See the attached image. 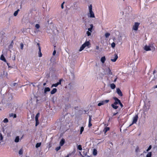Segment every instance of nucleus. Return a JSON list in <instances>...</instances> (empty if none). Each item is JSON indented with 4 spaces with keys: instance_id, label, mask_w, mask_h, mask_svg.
Returning <instances> with one entry per match:
<instances>
[{
    "instance_id": "39448f33",
    "label": "nucleus",
    "mask_w": 157,
    "mask_h": 157,
    "mask_svg": "<svg viewBox=\"0 0 157 157\" xmlns=\"http://www.w3.org/2000/svg\"><path fill=\"white\" fill-rule=\"evenodd\" d=\"M62 81V79H59V82H57L56 83L53 84H52V87H57V86L58 85H60L61 84V82Z\"/></svg>"
},
{
    "instance_id": "423d86ee",
    "label": "nucleus",
    "mask_w": 157,
    "mask_h": 157,
    "mask_svg": "<svg viewBox=\"0 0 157 157\" xmlns=\"http://www.w3.org/2000/svg\"><path fill=\"white\" fill-rule=\"evenodd\" d=\"M113 99L115 100V102L113 103L115 105H117L121 101L117 97H113Z\"/></svg>"
},
{
    "instance_id": "4be33fe9",
    "label": "nucleus",
    "mask_w": 157,
    "mask_h": 157,
    "mask_svg": "<svg viewBox=\"0 0 157 157\" xmlns=\"http://www.w3.org/2000/svg\"><path fill=\"white\" fill-rule=\"evenodd\" d=\"M97 154V150L95 149H94L93 150V154L94 155H96Z\"/></svg>"
},
{
    "instance_id": "1a4fd4ad",
    "label": "nucleus",
    "mask_w": 157,
    "mask_h": 157,
    "mask_svg": "<svg viewBox=\"0 0 157 157\" xmlns=\"http://www.w3.org/2000/svg\"><path fill=\"white\" fill-rule=\"evenodd\" d=\"M90 16H89L90 17L94 18L95 17L94 14L92 10L89 11Z\"/></svg>"
},
{
    "instance_id": "13d9d810",
    "label": "nucleus",
    "mask_w": 157,
    "mask_h": 157,
    "mask_svg": "<svg viewBox=\"0 0 157 157\" xmlns=\"http://www.w3.org/2000/svg\"><path fill=\"white\" fill-rule=\"evenodd\" d=\"M153 72V74H154L155 72V71H154Z\"/></svg>"
},
{
    "instance_id": "37998d69",
    "label": "nucleus",
    "mask_w": 157,
    "mask_h": 157,
    "mask_svg": "<svg viewBox=\"0 0 157 157\" xmlns=\"http://www.w3.org/2000/svg\"><path fill=\"white\" fill-rule=\"evenodd\" d=\"M0 140H2L3 139V136L0 133Z\"/></svg>"
},
{
    "instance_id": "a211bd4d",
    "label": "nucleus",
    "mask_w": 157,
    "mask_h": 157,
    "mask_svg": "<svg viewBox=\"0 0 157 157\" xmlns=\"http://www.w3.org/2000/svg\"><path fill=\"white\" fill-rule=\"evenodd\" d=\"M116 105H115L113 103L111 105V106L113 108L116 109H117L118 108V106H117Z\"/></svg>"
},
{
    "instance_id": "8fccbe9b",
    "label": "nucleus",
    "mask_w": 157,
    "mask_h": 157,
    "mask_svg": "<svg viewBox=\"0 0 157 157\" xmlns=\"http://www.w3.org/2000/svg\"><path fill=\"white\" fill-rule=\"evenodd\" d=\"M99 49V47L98 46H96V49L97 50H98Z\"/></svg>"
},
{
    "instance_id": "e433bc0d",
    "label": "nucleus",
    "mask_w": 157,
    "mask_h": 157,
    "mask_svg": "<svg viewBox=\"0 0 157 157\" xmlns=\"http://www.w3.org/2000/svg\"><path fill=\"white\" fill-rule=\"evenodd\" d=\"M89 10L90 11H92V5H90L89 6Z\"/></svg>"
},
{
    "instance_id": "4d7b16f0",
    "label": "nucleus",
    "mask_w": 157,
    "mask_h": 157,
    "mask_svg": "<svg viewBox=\"0 0 157 157\" xmlns=\"http://www.w3.org/2000/svg\"><path fill=\"white\" fill-rule=\"evenodd\" d=\"M45 84H46V83H44V84L43 85H44V86L45 85Z\"/></svg>"
},
{
    "instance_id": "bf43d9fd",
    "label": "nucleus",
    "mask_w": 157,
    "mask_h": 157,
    "mask_svg": "<svg viewBox=\"0 0 157 157\" xmlns=\"http://www.w3.org/2000/svg\"><path fill=\"white\" fill-rule=\"evenodd\" d=\"M155 88H157V85L155 86Z\"/></svg>"
},
{
    "instance_id": "473e14b6",
    "label": "nucleus",
    "mask_w": 157,
    "mask_h": 157,
    "mask_svg": "<svg viewBox=\"0 0 157 157\" xmlns=\"http://www.w3.org/2000/svg\"><path fill=\"white\" fill-rule=\"evenodd\" d=\"M78 149L79 150H82V146L81 145H78L77 147Z\"/></svg>"
},
{
    "instance_id": "412c9836",
    "label": "nucleus",
    "mask_w": 157,
    "mask_h": 157,
    "mask_svg": "<svg viewBox=\"0 0 157 157\" xmlns=\"http://www.w3.org/2000/svg\"><path fill=\"white\" fill-rule=\"evenodd\" d=\"M50 90V89L49 87H45L44 89V93H45L49 91Z\"/></svg>"
},
{
    "instance_id": "2f4dec72",
    "label": "nucleus",
    "mask_w": 157,
    "mask_h": 157,
    "mask_svg": "<svg viewBox=\"0 0 157 157\" xmlns=\"http://www.w3.org/2000/svg\"><path fill=\"white\" fill-rule=\"evenodd\" d=\"M8 120L7 118H6L4 119V120L3 121V122L5 123H6L8 122Z\"/></svg>"
},
{
    "instance_id": "58836bf2",
    "label": "nucleus",
    "mask_w": 157,
    "mask_h": 157,
    "mask_svg": "<svg viewBox=\"0 0 157 157\" xmlns=\"http://www.w3.org/2000/svg\"><path fill=\"white\" fill-rule=\"evenodd\" d=\"M91 32H89V31H87L86 33L88 36H89L91 35Z\"/></svg>"
},
{
    "instance_id": "680f3d73",
    "label": "nucleus",
    "mask_w": 157,
    "mask_h": 157,
    "mask_svg": "<svg viewBox=\"0 0 157 157\" xmlns=\"http://www.w3.org/2000/svg\"><path fill=\"white\" fill-rule=\"evenodd\" d=\"M0 110H1V109H0Z\"/></svg>"
},
{
    "instance_id": "6ab92c4d",
    "label": "nucleus",
    "mask_w": 157,
    "mask_h": 157,
    "mask_svg": "<svg viewBox=\"0 0 157 157\" xmlns=\"http://www.w3.org/2000/svg\"><path fill=\"white\" fill-rule=\"evenodd\" d=\"M0 59L1 60L3 61L4 62H6V59L5 58V57H4V56H3V55H2L1 56V57H0Z\"/></svg>"
},
{
    "instance_id": "3c124183",
    "label": "nucleus",
    "mask_w": 157,
    "mask_h": 157,
    "mask_svg": "<svg viewBox=\"0 0 157 157\" xmlns=\"http://www.w3.org/2000/svg\"><path fill=\"white\" fill-rule=\"evenodd\" d=\"M37 45H38V48H39V47H40V44L38 43L37 44Z\"/></svg>"
},
{
    "instance_id": "f257e3e1",
    "label": "nucleus",
    "mask_w": 157,
    "mask_h": 157,
    "mask_svg": "<svg viewBox=\"0 0 157 157\" xmlns=\"http://www.w3.org/2000/svg\"><path fill=\"white\" fill-rule=\"evenodd\" d=\"M90 43L89 41H86L80 47L79 51V52L82 51L86 47H87L88 48H90Z\"/></svg>"
},
{
    "instance_id": "20e7f679",
    "label": "nucleus",
    "mask_w": 157,
    "mask_h": 157,
    "mask_svg": "<svg viewBox=\"0 0 157 157\" xmlns=\"http://www.w3.org/2000/svg\"><path fill=\"white\" fill-rule=\"evenodd\" d=\"M140 23L138 22H135L134 25L133 27V29L134 30H137L138 29V27L140 25Z\"/></svg>"
},
{
    "instance_id": "e2e57ef3",
    "label": "nucleus",
    "mask_w": 157,
    "mask_h": 157,
    "mask_svg": "<svg viewBox=\"0 0 157 157\" xmlns=\"http://www.w3.org/2000/svg\"><path fill=\"white\" fill-rule=\"evenodd\" d=\"M123 1H124V0H123Z\"/></svg>"
},
{
    "instance_id": "cd10ccee",
    "label": "nucleus",
    "mask_w": 157,
    "mask_h": 157,
    "mask_svg": "<svg viewBox=\"0 0 157 157\" xmlns=\"http://www.w3.org/2000/svg\"><path fill=\"white\" fill-rule=\"evenodd\" d=\"M40 115V113H38L36 115L35 117V119L36 120L37 119V120H38V117H39Z\"/></svg>"
},
{
    "instance_id": "f704fd0d",
    "label": "nucleus",
    "mask_w": 157,
    "mask_h": 157,
    "mask_svg": "<svg viewBox=\"0 0 157 157\" xmlns=\"http://www.w3.org/2000/svg\"><path fill=\"white\" fill-rule=\"evenodd\" d=\"M24 44L22 43H21L20 44L21 49L23 50V49Z\"/></svg>"
},
{
    "instance_id": "f8f14e48",
    "label": "nucleus",
    "mask_w": 157,
    "mask_h": 157,
    "mask_svg": "<svg viewBox=\"0 0 157 157\" xmlns=\"http://www.w3.org/2000/svg\"><path fill=\"white\" fill-rule=\"evenodd\" d=\"M39 51L38 52V56L39 57L42 56V54L41 52V47H39Z\"/></svg>"
},
{
    "instance_id": "de8ad7c7",
    "label": "nucleus",
    "mask_w": 157,
    "mask_h": 157,
    "mask_svg": "<svg viewBox=\"0 0 157 157\" xmlns=\"http://www.w3.org/2000/svg\"><path fill=\"white\" fill-rule=\"evenodd\" d=\"M109 74H110V75H112V73L111 70L109 68Z\"/></svg>"
},
{
    "instance_id": "ddd939ff",
    "label": "nucleus",
    "mask_w": 157,
    "mask_h": 157,
    "mask_svg": "<svg viewBox=\"0 0 157 157\" xmlns=\"http://www.w3.org/2000/svg\"><path fill=\"white\" fill-rule=\"evenodd\" d=\"M110 129V128L109 127H106L103 130V132H104L105 134L106 132Z\"/></svg>"
},
{
    "instance_id": "5701e85b",
    "label": "nucleus",
    "mask_w": 157,
    "mask_h": 157,
    "mask_svg": "<svg viewBox=\"0 0 157 157\" xmlns=\"http://www.w3.org/2000/svg\"><path fill=\"white\" fill-rule=\"evenodd\" d=\"M90 28L88 29V30L89 32H91L93 28V25L92 24H90Z\"/></svg>"
},
{
    "instance_id": "f03ea898",
    "label": "nucleus",
    "mask_w": 157,
    "mask_h": 157,
    "mask_svg": "<svg viewBox=\"0 0 157 157\" xmlns=\"http://www.w3.org/2000/svg\"><path fill=\"white\" fill-rule=\"evenodd\" d=\"M138 119V115H136L133 118V121L130 125H132L136 123Z\"/></svg>"
},
{
    "instance_id": "09e8293b",
    "label": "nucleus",
    "mask_w": 157,
    "mask_h": 157,
    "mask_svg": "<svg viewBox=\"0 0 157 157\" xmlns=\"http://www.w3.org/2000/svg\"><path fill=\"white\" fill-rule=\"evenodd\" d=\"M118 113L117 111L116 113H114L113 114V116H115Z\"/></svg>"
},
{
    "instance_id": "7c9ffc66",
    "label": "nucleus",
    "mask_w": 157,
    "mask_h": 157,
    "mask_svg": "<svg viewBox=\"0 0 157 157\" xmlns=\"http://www.w3.org/2000/svg\"><path fill=\"white\" fill-rule=\"evenodd\" d=\"M23 151L22 149H21L19 151V154L20 155H21L23 154Z\"/></svg>"
},
{
    "instance_id": "393cba45",
    "label": "nucleus",
    "mask_w": 157,
    "mask_h": 157,
    "mask_svg": "<svg viewBox=\"0 0 157 157\" xmlns=\"http://www.w3.org/2000/svg\"><path fill=\"white\" fill-rule=\"evenodd\" d=\"M19 11V10L18 9L17 11H15L13 15L14 16H16L17 15L18 12Z\"/></svg>"
},
{
    "instance_id": "dca6fc26",
    "label": "nucleus",
    "mask_w": 157,
    "mask_h": 157,
    "mask_svg": "<svg viewBox=\"0 0 157 157\" xmlns=\"http://www.w3.org/2000/svg\"><path fill=\"white\" fill-rule=\"evenodd\" d=\"M106 60L105 57V56L102 57L101 59V61L102 63H104Z\"/></svg>"
},
{
    "instance_id": "864d4df0",
    "label": "nucleus",
    "mask_w": 157,
    "mask_h": 157,
    "mask_svg": "<svg viewBox=\"0 0 157 157\" xmlns=\"http://www.w3.org/2000/svg\"><path fill=\"white\" fill-rule=\"evenodd\" d=\"M7 65L8 66V67H10V66H9V64H10L8 63H7Z\"/></svg>"
},
{
    "instance_id": "aec40b11",
    "label": "nucleus",
    "mask_w": 157,
    "mask_h": 157,
    "mask_svg": "<svg viewBox=\"0 0 157 157\" xmlns=\"http://www.w3.org/2000/svg\"><path fill=\"white\" fill-rule=\"evenodd\" d=\"M110 86L111 88L112 89H114L116 87V85L114 83L111 84L110 85Z\"/></svg>"
},
{
    "instance_id": "c9c22d12",
    "label": "nucleus",
    "mask_w": 157,
    "mask_h": 157,
    "mask_svg": "<svg viewBox=\"0 0 157 157\" xmlns=\"http://www.w3.org/2000/svg\"><path fill=\"white\" fill-rule=\"evenodd\" d=\"M35 27L37 29H38L40 27V26L39 24H37L35 25Z\"/></svg>"
},
{
    "instance_id": "9d476101",
    "label": "nucleus",
    "mask_w": 157,
    "mask_h": 157,
    "mask_svg": "<svg viewBox=\"0 0 157 157\" xmlns=\"http://www.w3.org/2000/svg\"><path fill=\"white\" fill-rule=\"evenodd\" d=\"M118 56H117V54H114V59H111V61L113 62H115L116 60H117V59L118 58Z\"/></svg>"
},
{
    "instance_id": "bb28decb",
    "label": "nucleus",
    "mask_w": 157,
    "mask_h": 157,
    "mask_svg": "<svg viewBox=\"0 0 157 157\" xmlns=\"http://www.w3.org/2000/svg\"><path fill=\"white\" fill-rule=\"evenodd\" d=\"M152 155L151 152H148L147 154L146 155V157H151Z\"/></svg>"
},
{
    "instance_id": "9b49d317",
    "label": "nucleus",
    "mask_w": 157,
    "mask_h": 157,
    "mask_svg": "<svg viewBox=\"0 0 157 157\" xmlns=\"http://www.w3.org/2000/svg\"><path fill=\"white\" fill-rule=\"evenodd\" d=\"M144 49L146 51H148L151 50L150 46L147 45H146L145 46Z\"/></svg>"
},
{
    "instance_id": "a878e982",
    "label": "nucleus",
    "mask_w": 157,
    "mask_h": 157,
    "mask_svg": "<svg viewBox=\"0 0 157 157\" xmlns=\"http://www.w3.org/2000/svg\"><path fill=\"white\" fill-rule=\"evenodd\" d=\"M41 145V143H37L36 145V148H38Z\"/></svg>"
},
{
    "instance_id": "052dcab7",
    "label": "nucleus",
    "mask_w": 157,
    "mask_h": 157,
    "mask_svg": "<svg viewBox=\"0 0 157 157\" xmlns=\"http://www.w3.org/2000/svg\"><path fill=\"white\" fill-rule=\"evenodd\" d=\"M54 47H56V46H54Z\"/></svg>"
},
{
    "instance_id": "c03bdc74",
    "label": "nucleus",
    "mask_w": 157,
    "mask_h": 157,
    "mask_svg": "<svg viewBox=\"0 0 157 157\" xmlns=\"http://www.w3.org/2000/svg\"><path fill=\"white\" fill-rule=\"evenodd\" d=\"M65 2H64L61 5V8L62 9L63 8V4Z\"/></svg>"
},
{
    "instance_id": "a18cd8bd",
    "label": "nucleus",
    "mask_w": 157,
    "mask_h": 157,
    "mask_svg": "<svg viewBox=\"0 0 157 157\" xmlns=\"http://www.w3.org/2000/svg\"><path fill=\"white\" fill-rule=\"evenodd\" d=\"M60 148V147H57L56 148V151H58V150H59Z\"/></svg>"
},
{
    "instance_id": "ea45409f",
    "label": "nucleus",
    "mask_w": 157,
    "mask_h": 157,
    "mask_svg": "<svg viewBox=\"0 0 157 157\" xmlns=\"http://www.w3.org/2000/svg\"><path fill=\"white\" fill-rule=\"evenodd\" d=\"M151 148V145H150L147 149V151H148L149 150H150Z\"/></svg>"
},
{
    "instance_id": "72a5a7b5",
    "label": "nucleus",
    "mask_w": 157,
    "mask_h": 157,
    "mask_svg": "<svg viewBox=\"0 0 157 157\" xmlns=\"http://www.w3.org/2000/svg\"><path fill=\"white\" fill-rule=\"evenodd\" d=\"M110 33H105V36L106 38L109 37V36H110Z\"/></svg>"
},
{
    "instance_id": "a19ab883",
    "label": "nucleus",
    "mask_w": 157,
    "mask_h": 157,
    "mask_svg": "<svg viewBox=\"0 0 157 157\" xmlns=\"http://www.w3.org/2000/svg\"><path fill=\"white\" fill-rule=\"evenodd\" d=\"M119 104H120L121 108H122L123 107V105L121 103V101H120Z\"/></svg>"
},
{
    "instance_id": "6e6552de",
    "label": "nucleus",
    "mask_w": 157,
    "mask_h": 157,
    "mask_svg": "<svg viewBox=\"0 0 157 157\" xmlns=\"http://www.w3.org/2000/svg\"><path fill=\"white\" fill-rule=\"evenodd\" d=\"M89 119L88 126V127H90L92 125V124L91 123L92 116L91 115H89Z\"/></svg>"
},
{
    "instance_id": "2eb2a0df",
    "label": "nucleus",
    "mask_w": 157,
    "mask_h": 157,
    "mask_svg": "<svg viewBox=\"0 0 157 157\" xmlns=\"http://www.w3.org/2000/svg\"><path fill=\"white\" fill-rule=\"evenodd\" d=\"M57 91V90L56 88H54L51 91V94H53L55 93Z\"/></svg>"
},
{
    "instance_id": "c85d7f7f",
    "label": "nucleus",
    "mask_w": 157,
    "mask_h": 157,
    "mask_svg": "<svg viewBox=\"0 0 157 157\" xmlns=\"http://www.w3.org/2000/svg\"><path fill=\"white\" fill-rule=\"evenodd\" d=\"M35 121H36L35 126H36L39 124V122L38 120H37V119H36V120H35Z\"/></svg>"
},
{
    "instance_id": "79ce46f5",
    "label": "nucleus",
    "mask_w": 157,
    "mask_h": 157,
    "mask_svg": "<svg viewBox=\"0 0 157 157\" xmlns=\"http://www.w3.org/2000/svg\"><path fill=\"white\" fill-rule=\"evenodd\" d=\"M139 147L138 146H137L136 147V152H137L139 150Z\"/></svg>"
},
{
    "instance_id": "4c0bfd02",
    "label": "nucleus",
    "mask_w": 157,
    "mask_h": 157,
    "mask_svg": "<svg viewBox=\"0 0 157 157\" xmlns=\"http://www.w3.org/2000/svg\"><path fill=\"white\" fill-rule=\"evenodd\" d=\"M115 44L114 42H113L111 44V46L112 48H114L115 47Z\"/></svg>"
},
{
    "instance_id": "c756f323",
    "label": "nucleus",
    "mask_w": 157,
    "mask_h": 157,
    "mask_svg": "<svg viewBox=\"0 0 157 157\" xmlns=\"http://www.w3.org/2000/svg\"><path fill=\"white\" fill-rule=\"evenodd\" d=\"M84 128L83 127H82L81 128L80 130V134H82V132H83V131L84 130Z\"/></svg>"
},
{
    "instance_id": "0eeeda50",
    "label": "nucleus",
    "mask_w": 157,
    "mask_h": 157,
    "mask_svg": "<svg viewBox=\"0 0 157 157\" xmlns=\"http://www.w3.org/2000/svg\"><path fill=\"white\" fill-rule=\"evenodd\" d=\"M117 92L119 96H123L122 92L119 88H117Z\"/></svg>"
},
{
    "instance_id": "7ed1b4c3",
    "label": "nucleus",
    "mask_w": 157,
    "mask_h": 157,
    "mask_svg": "<svg viewBox=\"0 0 157 157\" xmlns=\"http://www.w3.org/2000/svg\"><path fill=\"white\" fill-rule=\"evenodd\" d=\"M109 101V100H105L101 101L98 104V106H101V105H103L105 104L108 103Z\"/></svg>"
},
{
    "instance_id": "49530a36",
    "label": "nucleus",
    "mask_w": 157,
    "mask_h": 157,
    "mask_svg": "<svg viewBox=\"0 0 157 157\" xmlns=\"http://www.w3.org/2000/svg\"><path fill=\"white\" fill-rule=\"evenodd\" d=\"M56 50H54V51H53V56H55V55L56 54Z\"/></svg>"
},
{
    "instance_id": "603ef678",
    "label": "nucleus",
    "mask_w": 157,
    "mask_h": 157,
    "mask_svg": "<svg viewBox=\"0 0 157 157\" xmlns=\"http://www.w3.org/2000/svg\"><path fill=\"white\" fill-rule=\"evenodd\" d=\"M117 78H116L114 80L113 82H116V80H117Z\"/></svg>"
},
{
    "instance_id": "6e6d98bb",
    "label": "nucleus",
    "mask_w": 157,
    "mask_h": 157,
    "mask_svg": "<svg viewBox=\"0 0 157 157\" xmlns=\"http://www.w3.org/2000/svg\"><path fill=\"white\" fill-rule=\"evenodd\" d=\"M83 155H84L85 156H86L87 155V153H84Z\"/></svg>"
},
{
    "instance_id": "b1692460",
    "label": "nucleus",
    "mask_w": 157,
    "mask_h": 157,
    "mask_svg": "<svg viewBox=\"0 0 157 157\" xmlns=\"http://www.w3.org/2000/svg\"><path fill=\"white\" fill-rule=\"evenodd\" d=\"M19 138L18 136H17L16 137L15 140L14 141L16 143H17L19 141Z\"/></svg>"
},
{
    "instance_id": "f3484780",
    "label": "nucleus",
    "mask_w": 157,
    "mask_h": 157,
    "mask_svg": "<svg viewBox=\"0 0 157 157\" xmlns=\"http://www.w3.org/2000/svg\"><path fill=\"white\" fill-rule=\"evenodd\" d=\"M9 116L10 117H13V118H15L17 117L16 114L13 113H10L9 114Z\"/></svg>"
},
{
    "instance_id": "4468645a",
    "label": "nucleus",
    "mask_w": 157,
    "mask_h": 157,
    "mask_svg": "<svg viewBox=\"0 0 157 157\" xmlns=\"http://www.w3.org/2000/svg\"><path fill=\"white\" fill-rule=\"evenodd\" d=\"M65 143V140L63 138L61 140L60 142V145L61 146H62Z\"/></svg>"
},
{
    "instance_id": "5fc2aeb1",
    "label": "nucleus",
    "mask_w": 157,
    "mask_h": 157,
    "mask_svg": "<svg viewBox=\"0 0 157 157\" xmlns=\"http://www.w3.org/2000/svg\"><path fill=\"white\" fill-rule=\"evenodd\" d=\"M16 83H14L13 84V86H15V85H16Z\"/></svg>"
}]
</instances>
